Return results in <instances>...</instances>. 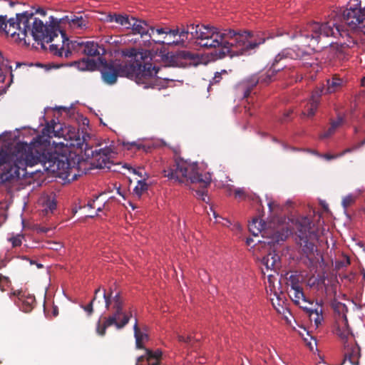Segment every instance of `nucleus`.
Segmentation results:
<instances>
[{"mask_svg":"<svg viewBox=\"0 0 365 365\" xmlns=\"http://www.w3.org/2000/svg\"><path fill=\"white\" fill-rule=\"evenodd\" d=\"M301 303H302V302H301ZM309 303H313V302L309 301V300L307 299V302L306 303H304V304H299V306H300V307L303 309V307H311V304H310Z\"/></svg>","mask_w":365,"mask_h":365,"instance_id":"obj_63","label":"nucleus"},{"mask_svg":"<svg viewBox=\"0 0 365 365\" xmlns=\"http://www.w3.org/2000/svg\"><path fill=\"white\" fill-rule=\"evenodd\" d=\"M36 13H38L43 16H45L46 15V11L43 9H38L36 10Z\"/></svg>","mask_w":365,"mask_h":365,"instance_id":"obj_64","label":"nucleus"},{"mask_svg":"<svg viewBox=\"0 0 365 365\" xmlns=\"http://www.w3.org/2000/svg\"><path fill=\"white\" fill-rule=\"evenodd\" d=\"M344 122V118L341 115H338L336 120H331L330 121V125L329 128L319 135V138L323 140L331 137L332 135L335 133L336 130L341 125H342Z\"/></svg>","mask_w":365,"mask_h":365,"instance_id":"obj_26","label":"nucleus"},{"mask_svg":"<svg viewBox=\"0 0 365 365\" xmlns=\"http://www.w3.org/2000/svg\"><path fill=\"white\" fill-rule=\"evenodd\" d=\"M55 133H53V134H58V138L61 137V136H63L64 135V131L62 128V125L59 123H56L55 122Z\"/></svg>","mask_w":365,"mask_h":365,"instance_id":"obj_48","label":"nucleus"},{"mask_svg":"<svg viewBox=\"0 0 365 365\" xmlns=\"http://www.w3.org/2000/svg\"><path fill=\"white\" fill-rule=\"evenodd\" d=\"M115 17H116V14H109L106 16V21L108 22H115Z\"/></svg>","mask_w":365,"mask_h":365,"instance_id":"obj_59","label":"nucleus"},{"mask_svg":"<svg viewBox=\"0 0 365 365\" xmlns=\"http://www.w3.org/2000/svg\"><path fill=\"white\" fill-rule=\"evenodd\" d=\"M68 19L71 27L78 29H83L87 27L88 23V19L82 16H73L71 19Z\"/></svg>","mask_w":365,"mask_h":365,"instance_id":"obj_32","label":"nucleus"},{"mask_svg":"<svg viewBox=\"0 0 365 365\" xmlns=\"http://www.w3.org/2000/svg\"><path fill=\"white\" fill-rule=\"evenodd\" d=\"M172 31H173V33H171V35H173L174 38L178 36V38H176V41H165L160 39H154L155 41L160 45L185 46L189 36L187 28H185L183 26L182 28L179 29L177 27L176 29H172Z\"/></svg>","mask_w":365,"mask_h":365,"instance_id":"obj_16","label":"nucleus"},{"mask_svg":"<svg viewBox=\"0 0 365 365\" xmlns=\"http://www.w3.org/2000/svg\"><path fill=\"white\" fill-rule=\"evenodd\" d=\"M161 356L162 351L159 349L153 351L149 349H145V354L137 358L135 365H143L145 361L148 365H160Z\"/></svg>","mask_w":365,"mask_h":365,"instance_id":"obj_17","label":"nucleus"},{"mask_svg":"<svg viewBox=\"0 0 365 365\" xmlns=\"http://www.w3.org/2000/svg\"><path fill=\"white\" fill-rule=\"evenodd\" d=\"M344 357L352 365H359L361 357V349L356 343L349 344L344 342Z\"/></svg>","mask_w":365,"mask_h":365,"instance_id":"obj_18","label":"nucleus"},{"mask_svg":"<svg viewBox=\"0 0 365 365\" xmlns=\"http://www.w3.org/2000/svg\"><path fill=\"white\" fill-rule=\"evenodd\" d=\"M100 197H101V195H100V196L96 197L94 200H93L92 201H89V202H88V204H87V206H88V207H91V208H94V207H95L94 204H95L96 201L97 200H98V198H99Z\"/></svg>","mask_w":365,"mask_h":365,"instance_id":"obj_61","label":"nucleus"},{"mask_svg":"<svg viewBox=\"0 0 365 365\" xmlns=\"http://www.w3.org/2000/svg\"><path fill=\"white\" fill-rule=\"evenodd\" d=\"M309 304L311 307H303V310L309 317L310 322H314L315 327L317 328L324 322L322 307L317 302Z\"/></svg>","mask_w":365,"mask_h":365,"instance_id":"obj_15","label":"nucleus"},{"mask_svg":"<svg viewBox=\"0 0 365 365\" xmlns=\"http://www.w3.org/2000/svg\"><path fill=\"white\" fill-rule=\"evenodd\" d=\"M269 37H265L264 34L257 33L255 36V40L252 41V50L257 47L259 45L264 43L265 40L267 38H269Z\"/></svg>","mask_w":365,"mask_h":365,"instance_id":"obj_39","label":"nucleus"},{"mask_svg":"<svg viewBox=\"0 0 365 365\" xmlns=\"http://www.w3.org/2000/svg\"><path fill=\"white\" fill-rule=\"evenodd\" d=\"M55 120H52L50 123H47L45 128L42 129V135H39L34 140V142L39 141L41 145H46L50 143L49 139L53 137L58 136V134H53L55 133Z\"/></svg>","mask_w":365,"mask_h":365,"instance_id":"obj_22","label":"nucleus"},{"mask_svg":"<svg viewBox=\"0 0 365 365\" xmlns=\"http://www.w3.org/2000/svg\"><path fill=\"white\" fill-rule=\"evenodd\" d=\"M103 298L106 308L108 310H113V312L108 317H105L103 322H101V320H98L97 322L96 331L101 336L106 334L108 327L115 325L118 329H120L123 328L130 320V316L123 312V300L120 296V292L114 293L112 287H110L108 292L104 289Z\"/></svg>","mask_w":365,"mask_h":365,"instance_id":"obj_6","label":"nucleus"},{"mask_svg":"<svg viewBox=\"0 0 365 365\" xmlns=\"http://www.w3.org/2000/svg\"><path fill=\"white\" fill-rule=\"evenodd\" d=\"M334 309L335 312H337L339 313V320L341 321L340 322H339L338 327L336 330V334L343 341H344V342L347 341L349 336L352 335L346 314V312H347V308L344 304L338 302L334 305Z\"/></svg>","mask_w":365,"mask_h":365,"instance_id":"obj_13","label":"nucleus"},{"mask_svg":"<svg viewBox=\"0 0 365 365\" xmlns=\"http://www.w3.org/2000/svg\"><path fill=\"white\" fill-rule=\"evenodd\" d=\"M262 263L264 266V270H268L270 272L277 273L281 267L279 257L277 255L269 254L263 257Z\"/></svg>","mask_w":365,"mask_h":365,"instance_id":"obj_23","label":"nucleus"},{"mask_svg":"<svg viewBox=\"0 0 365 365\" xmlns=\"http://www.w3.org/2000/svg\"><path fill=\"white\" fill-rule=\"evenodd\" d=\"M70 138H71V142L69 143H66V146L77 147V148H80L81 149H82V147L83 145V140H82L79 138V136H78L77 138H76L73 140L72 139L71 137H70Z\"/></svg>","mask_w":365,"mask_h":365,"instance_id":"obj_43","label":"nucleus"},{"mask_svg":"<svg viewBox=\"0 0 365 365\" xmlns=\"http://www.w3.org/2000/svg\"><path fill=\"white\" fill-rule=\"evenodd\" d=\"M46 208H48L51 212L56 208V203L53 200H48L46 202Z\"/></svg>","mask_w":365,"mask_h":365,"instance_id":"obj_50","label":"nucleus"},{"mask_svg":"<svg viewBox=\"0 0 365 365\" xmlns=\"http://www.w3.org/2000/svg\"><path fill=\"white\" fill-rule=\"evenodd\" d=\"M312 221L307 217H302L297 224L296 241L307 255L314 252L315 249L314 241L318 240L317 232L312 230Z\"/></svg>","mask_w":365,"mask_h":365,"instance_id":"obj_11","label":"nucleus"},{"mask_svg":"<svg viewBox=\"0 0 365 365\" xmlns=\"http://www.w3.org/2000/svg\"><path fill=\"white\" fill-rule=\"evenodd\" d=\"M188 34L191 36L192 38H195L196 40L195 43H197L198 41V37H200V33L202 32V25L200 27L199 25L191 24L190 26H187Z\"/></svg>","mask_w":365,"mask_h":365,"instance_id":"obj_35","label":"nucleus"},{"mask_svg":"<svg viewBox=\"0 0 365 365\" xmlns=\"http://www.w3.org/2000/svg\"><path fill=\"white\" fill-rule=\"evenodd\" d=\"M357 149H358V147L354 145L351 148H349L344 150L341 153L337 154V156H339V157L344 156L345 154L353 152Z\"/></svg>","mask_w":365,"mask_h":365,"instance_id":"obj_49","label":"nucleus"},{"mask_svg":"<svg viewBox=\"0 0 365 365\" xmlns=\"http://www.w3.org/2000/svg\"><path fill=\"white\" fill-rule=\"evenodd\" d=\"M356 200V196H354L353 194H349L346 196H345L343 200L341 205L345 210L348 208L349 206L352 205Z\"/></svg>","mask_w":365,"mask_h":365,"instance_id":"obj_42","label":"nucleus"},{"mask_svg":"<svg viewBox=\"0 0 365 365\" xmlns=\"http://www.w3.org/2000/svg\"><path fill=\"white\" fill-rule=\"evenodd\" d=\"M78 166L79 163H78L77 167L75 166V161L73 160H71L65 156H61L56 164V168H58V170L55 173L58 175L64 176L69 181H73L77 180L78 177L83 173V171L78 169Z\"/></svg>","mask_w":365,"mask_h":365,"instance_id":"obj_12","label":"nucleus"},{"mask_svg":"<svg viewBox=\"0 0 365 365\" xmlns=\"http://www.w3.org/2000/svg\"><path fill=\"white\" fill-rule=\"evenodd\" d=\"M244 113L245 114L250 117L251 115V113H250V103L247 102V105H244Z\"/></svg>","mask_w":365,"mask_h":365,"instance_id":"obj_57","label":"nucleus"},{"mask_svg":"<svg viewBox=\"0 0 365 365\" xmlns=\"http://www.w3.org/2000/svg\"><path fill=\"white\" fill-rule=\"evenodd\" d=\"M250 33L245 31L237 33L233 30L220 32L215 27L202 25L197 44L205 48H220V58L249 53L251 48Z\"/></svg>","mask_w":365,"mask_h":365,"instance_id":"obj_3","label":"nucleus"},{"mask_svg":"<svg viewBox=\"0 0 365 365\" xmlns=\"http://www.w3.org/2000/svg\"><path fill=\"white\" fill-rule=\"evenodd\" d=\"M291 289L293 291L292 297L293 301L295 304H300L301 302L302 303H306L307 302L302 289L298 285L297 283H292Z\"/></svg>","mask_w":365,"mask_h":365,"instance_id":"obj_31","label":"nucleus"},{"mask_svg":"<svg viewBox=\"0 0 365 365\" xmlns=\"http://www.w3.org/2000/svg\"><path fill=\"white\" fill-rule=\"evenodd\" d=\"M115 22L125 26L126 29L130 28V19L127 15L116 14V17H115Z\"/></svg>","mask_w":365,"mask_h":365,"instance_id":"obj_37","label":"nucleus"},{"mask_svg":"<svg viewBox=\"0 0 365 365\" xmlns=\"http://www.w3.org/2000/svg\"><path fill=\"white\" fill-rule=\"evenodd\" d=\"M235 197L237 198L239 200H244L246 198L247 195L245 194L244 189L237 188L235 190Z\"/></svg>","mask_w":365,"mask_h":365,"instance_id":"obj_47","label":"nucleus"},{"mask_svg":"<svg viewBox=\"0 0 365 365\" xmlns=\"http://www.w3.org/2000/svg\"><path fill=\"white\" fill-rule=\"evenodd\" d=\"M341 20L351 29L365 27V8L350 7L344 9L341 14L332 13L331 19L324 23L312 22L304 29L295 28L286 32L290 38L298 37L304 39L302 43L307 46H315L319 42L322 36H333L338 38L342 36L343 30L338 24Z\"/></svg>","mask_w":365,"mask_h":365,"instance_id":"obj_1","label":"nucleus"},{"mask_svg":"<svg viewBox=\"0 0 365 365\" xmlns=\"http://www.w3.org/2000/svg\"><path fill=\"white\" fill-rule=\"evenodd\" d=\"M322 156L327 160H331L339 158V156H337V155H331V154H324Z\"/></svg>","mask_w":365,"mask_h":365,"instance_id":"obj_58","label":"nucleus"},{"mask_svg":"<svg viewBox=\"0 0 365 365\" xmlns=\"http://www.w3.org/2000/svg\"><path fill=\"white\" fill-rule=\"evenodd\" d=\"M21 239H22V236L20 235H18L15 237H12L11 238H9V240L11 242L12 246L14 247H19L21 245V242H22Z\"/></svg>","mask_w":365,"mask_h":365,"instance_id":"obj_45","label":"nucleus"},{"mask_svg":"<svg viewBox=\"0 0 365 365\" xmlns=\"http://www.w3.org/2000/svg\"><path fill=\"white\" fill-rule=\"evenodd\" d=\"M113 149L106 146L103 148L95 149L91 151L92 165L96 168H110Z\"/></svg>","mask_w":365,"mask_h":365,"instance_id":"obj_14","label":"nucleus"},{"mask_svg":"<svg viewBox=\"0 0 365 365\" xmlns=\"http://www.w3.org/2000/svg\"><path fill=\"white\" fill-rule=\"evenodd\" d=\"M262 273L264 275L267 277L268 282L269 284L270 289H272V287H274V284L277 280L278 272L277 273L270 272L268 270H264L262 269Z\"/></svg>","mask_w":365,"mask_h":365,"instance_id":"obj_38","label":"nucleus"},{"mask_svg":"<svg viewBox=\"0 0 365 365\" xmlns=\"http://www.w3.org/2000/svg\"><path fill=\"white\" fill-rule=\"evenodd\" d=\"M21 144L18 145V153L16 156H10L6 152L0 151V169L2 173L0 175L1 182H10L17 180L20 177V170L24 171V166L21 165L23 153L21 148Z\"/></svg>","mask_w":365,"mask_h":365,"instance_id":"obj_10","label":"nucleus"},{"mask_svg":"<svg viewBox=\"0 0 365 365\" xmlns=\"http://www.w3.org/2000/svg\"><path fill=\"white\" fill-rule=\"evenodd\" d=\"M8 282V278L5 276L0 274V289L3 291L4 284Z\"/></svg>","mask_w":365,"mask_h":365,"instance_id":"obj_53","label":"nucleus"},{"mask_svg":"<svg viewBox=\"0 0 365 365\" xmlns=\"http://www.w3.org/2000/svg\"><path fill=\"white\" fill-rule=\"evenodd\" d=\"M163 173L164 176L170 180L185 184L199 183L203 189L210 185L211 182L209 174H199L197 163L188 162L180 157L175 158L173 163L167 169H164Z\"/></svg>","mask_w":365,"mask_h":365,"instance_id":"obj_5","label":"nucleus"},{"mask_svg":"<svg viewBox=\"0 0 365 365\" xmlns=\"http://www.w3.org/2000/svg\"><path fill=\"white\" fill-rule=\"evenodd\" d=\"M85 42L81 38L76 41H71L67 43V49L64 52V56L68 58L72 51L82 53Z\"/></svg>","mask_w":365,"mask_h":365,"instance_id":"obj_28","label":"nucleus"},{"mask_svg":"<svg viewBox=\"0 0 365 365\" xmlns=\"http://www.w3.org/2000/svg\"><path fill=\"white\" fill-rule=\"evenodd\" d=\"M294 60L302 62V66L309 68L315 64V59L313 58L312 53L305 51L299 46L282 49L274 58L271 67L266 72V78L260 77L261 81L269 82L272 81V76L280 70L283 69L285 66H279V63L283 60Z\"/></svg>","mask_w":365,"mask_h":365,"instance_id":"obj_8","label":"nucleus"},{"mask_svg":"<svg viewBox=\"0 0 365 365\" xmlns=\"http://www.w3.org/2000/svg\"><path fill=\"white\" fill-rule=\"evenodd\" d=\"M105 53V48L94 41H86L84 43L83 53L88 56H103Z\"/></svg>","mask_w":365,"mask_h":365,"instance_id":"obj_24","label":"nucleus"},{"mask_svg":"<svg viewBox=\"0 0 365 365\" xmlns=\"http://www.w3.org/2000/svg\"><path fill=\"white\" fill-rule=\"evenodd\" d=\"M98 59L100 63L96 70L101 73L103 83L109 86L116 83L118 77H126L140 85L141 83L148 82L152 73H155L150 64L140 66L137 63H120L117 61H107L101 58Z\"/></svg>","mask_w":365,"mask_h":365,"instance_id":"obj_4","label":"nucleus"},{"mask_svg":"<svg viewBox=\"0 0 365 365\" xmlns=\"http://www.w3.org/2000/svg\"><path fill=\"white\" fill-rule=\"evenodd\" d=\"M126 168L131 172L133 173V174L135 175H137L138 176H139L141 179H143V178H145L146 176L145 175V173H143V169H141V168H138V169H135V168H133L130 166H126Z\"/></svg>","mask_w":365,"mask_h":365,"instance_id":"obj_46","label":"nucleus"},{"mask_svg":"<svg viewBox=\"0 0 365 365\" xmlns=\"http://www.w3.org/2000/svg\"><path fill=\"white\" fill-rule=\"evenodd\" d=\"M232 230L235 232L236 234L240 233L242 230V226L237 223L233 225Z\"/></svg>","mask_w":365,"mask_h":365,"instance_id":"obj_55","label":"nucleus"},{"mask_svg":"<svg viewBox=\"0 0 365 365\" xmlns=\"http://www.w3.org/2000/svg\"><path fill=\"white\" fill-rule=\"evenodd\" d=\"M130 146H136L138 150L143 149L145 152H148V150L149 149V148H146L145 145L137 144L135 142L130 143Z\"/></svg>","mask_w":365,"mask_h":365,"instance_id":"obj_56","label":"nucleus"},{"mask_svg":"<svg viewBox=\"0 0 365 365\" xmlns=\"http://www.w3.org/2000/svg\"><path fill=\"white\" fill-rule=\"evenodd\" d=\"M289 233V230L288 228L282 229V232H277L276 234L277 235L276 238L277 241H284L288 237Z\"/></svg>","mask_w":365,"mask_h":365,"instance_id":"obj_44","label":"nucleus"},{"mask_svg":"<svg viewBox=\"0 0 365 365\" xmlns=\"http://www.w3.org/2000/svg\"><path fill=\"white\" fill-rule=\"evenodd\" d=\"M4 17V25L0 27V31L6 33L12 37L17 36L19 41L26 43V38L31 36L36 41L52 42L56 37L61 34L63 39L65 34L59 29L58 25L44 24L43 21L36 17L32 12L24 11L16 14V19H7ZM63 42V40H62Z\"/></svg>","mask_w":365,"mask_h":365,"instance_id":"obj_2","label":"nucleus"},{"mask_svg":"<svg viewBox=\"0 0 365 365\" xmlns=\"http://www.w3.org/2000/svg\"><path fill=\"white\" fill-rule=\"evenodd\" d=\"M171 33H173V31H172V29H169V28L155 29L153 26H150L149 33H148L149 36H148V38L147 40H148V41H150L151 38L153 37V36H155V34L157 36H161V35L165 34L164 38H167V35L170 36Z\"/></svg>","mask_w":365,"mask_h":365,"instance_id":"obj_34","label":"nucleus"},{"mask_svg":"<svg viewBox=\"0 0 365 365\" xmlns=\"http://www.w3.org/2000/svg\"><path fill=\"white\" fill-rule=\"evenodd\" d=\"M344 81L338 76L334 75L331 79L327 80V84L321 88L317 90H323L322 94H330L339 91L343 86Z\"/></svg>","mask_w":365,"mask_h":365,"instance_id":"obj_21","label":"nucleus"},{"mask_svg":"<svg viewBox=\"0 0 365 365\" xmlns=\"http://www.w3.org/2000/svg\"><path fill=\"white\" fill-rule=\"evenodd\" d=\"M323 90H315L310 98L309 102L307 103V108L304 111V115L308 118L314 116L317 110L320 103V98L322 95Z\"/></svg>","mask_w":365,"mask_h":365,"instance_id":"obj_19","label":"nucleus"},{"mask_svg":"<svg viewBox=\"0 0 365 365\" xmlns=\"http://www.w3.org/2000/svg\"><path fill=\"white\" fill-rule=\"evenodd\" d=\"M50 51L51 53H53L54 55L62 57L64 56V48L63 45H61V46L57 44H51L50 45Z\"/></svg>","mask_w":365,"mask_h":365,"instance_id":"obj_40","label":"nucleus"},{"mask_svg":"<svg viewBox=\"0 0 365 365\" xmlns=\"http://www.w3.org/2000/svg\"><path fill=\"white\" fill-rule=\"evenodd\" d=\"M178 339L180 342L189 343L190 341H191L192 337L190 336L185 337L184 336L178 335Z\"/></svg>","mask_w":365,"mask_h":365,"instance_id":"obj_52","label":"nucleus"},{"mask_svg":"<svg viewBox=\"0 0 365 365\" xmlns=\"http://www.w3.org/2000/svg\"><path fill=\"white\" fill-rule=\"evenodd\" d=\"M130 28L133 30V34H140V36L145 38V41H148L149 36V28L150 26L147 24L145 21H142L134 17L130 18Z\"/></svg>","mask_w":365,"mask_h":365,"instance_id":"obj_20","label":"nucleus"},{"mask_svg":"<svg viewBox=\"0 0 365 365\" xmlns=\"http://www.w3.org/2000/svg\"><path fill=\"white\" fill-rule=\"evenodd\" d=\"M222 77H221V73L217 72L215 74V76L212 79V83H217L220 81Z\"/></svg>","mask_w":365,"mask_h":365,"instance_id":"obj_54","label":"nucleus"},{"mask_svg":"<svg viewBox=\"0 0 365 365\" xmlns=\"http://www.w3.org/2000/svg\"><path fill=\"white\" fill-rule=\"evenodd\" d=\"M292 113V110H289L287 111L286 113H284V116H283V118L282 119V122H285L287 120H288V118H289V115Z\"/></svg>","mask_w":365,"mask_h":365,"instance_id":"obj_62","label":"nucleus"},{"mask_svg":"<svg viewBox=\"0 0 365 365\" xmlns=\"http://www.w3.org/2000/svg\"><path fill=\"white\" fill-rule=\"evenodd\" d=\"M21 148L23 151L21 165L24 166V170L27 166L32 167L41 163L45 170L51 173L58 170L56 167L59 157L55 153L49 152L46 145H41L39 141H36L31 142L30 144L23 143Z\"/></svg>","mask_w":365,"mask_h":365,"instance_id":"obj_7","label":"nucleus"},{"mask_svg":"<svg viewBox=\"0 0 365 365\" xmlns=\"http://www.w3.org/2000/svg\"><path fill=\"white\" fill-rule=\"evenodd\" d=\"M133 330H134V336L135 338V346L137 349H146L144 346V343L149 339L148 335L140 331V328L138 327V322L135 321V323L133 326Z\"/></svg>","mask_w":365,"mask_h":365,"instance_id":"obj_27","label":"nucleus"},{"mask_svg":"<svg viewBox=\"0 0 365 365\" xmlns=\"http://www.w3.org/2000/svg\"><path fill=\"white\" fill-rule=\"evenodd\" d=\"M14 295H17L19 297V299L22 301V309L24 312H29L34 307V304L36 302V299L34 296L29 295L26 297H24V295L21 294V292H14Z\"/></svg>","mask_w":365,"mask_h":365,"instance_id":"obj_30","label":"nucleus"},{"mask_svg":"<svg viewBox=\"0 0 365 365\" xmlns=\"http://www.w3.org/2000/svg\"><path fill=\"white\" fill-rule=\"evenodd\" d=\"M101 288L98 287L95 290V295L94 297L92 299V300L90 302V303L86 306L82 305L81 307L84 309L85 312H87L88 316H91L93 313V302L96 299L97 294L100 292Z\"/></svg>","mask_w":365,"mask_h":365,"instance_id":"obj_41","label":"nucleus"},{"mask_svg":"<svg viewBox=\"0 0 365 365\" xmlns=\"http://www.w3.org/2000/svg\"><path fill=\"white\" fill-rule=\"evenodd\" d=\"M123 56L132 58L133 60L122 61L121 63H137L140 66H143L145 64H150L153 69L154 73H152V76H150V79H148V82L141 83L140 85L143 86L144 88H158L160 89L161 87L160 78H163L165 81H170L171 79L166 77L158 76V73H159L160 68L153 65L152 63L147 61L146 60L150 57V52L147 50H138L134 48H128L123 51Z\"/></svg>","mask_w":365,"mask_h":365,"instance_id":"obj_9","label":"nucleus"},{"mask_svg":"<svg viewBox=\"0 0 365 365\" xmlns=\"http://www.w3.org/2000/svg\"><path fill=\"white\" fill-rule=\"evenodd\" d=\"M267 205H268L269 212H272L274 210V208L277 206V205L275 202H272V201H269L267 202Z\"/></svg>","mask_w":365,"mask_h":365,"instance_id":"obj_60","label":"nucleus"},{"mask_svg":"<svg viewBox=\"0 0 365 365\" xmlns=\"http://www.w3.org/2000/svg\"><path fill=\"white\" fill-rule=\"evenodd\" d=\"M237 89L240 92H242L243 94V98L246 99L247 101V98L251 93V85L249 82H241L237 86Z\"/></svg>","mask_w":365,"mask_h":365,"instance_id":"obj_36","label":"nucleus"},{"mask_svg":"<svg viewBox=\"0 0 365 365\" xmlns=\"http://www.w3.org/2000/svg\"><path fill=\"white\" fill-rule=\"evenodd\" d=\"M71 66H76L79 71H93L97 69V62L93 59L88 58H83L81 60L73 61Z\"/></svg>","mask_w":365,"mask_h":365,"instance_id":"obj_25","label":"nucleus"},{"mask_svg":"<svg viewBox=\"0 0 365 365\" xmlns=\"http://www.w3.org/2000/svg\"><path fill=\"white\" fill-rule=\"evenodd\" d=\"M195 192H196V195L198 197H200L202 201L206 202L205 197L207 196V195L205 194V192L204 190H197L195 191Z\"/></svg>","mask_w":365,"mask_h":365,"instance_id":"obj_51","label":"nucleus"},{"mask_svg":"<svg viewBox=\"0 0 365 365\" xmlns=\"http://www.w3.org/2000/svg\"><path fill=\"white\" fill-rule=\"evenodd\" d=\"M145 178L143 179L138 180L137 182V185L133 189V192L138 197H140L143 192H145L148 189V185L146 182V180L149 178V175L145 173Z\"/></svg>","mask_w":365,"mask_h":365,"instance_id":"obj_33","label":"nucleus"},{"mask_svg":"<svg viewBox=\"0 0 365 365\" xmlns=\"http://www.w3.org/2000/svg\"><path fill=\"white\" fill-rule=\"evenodd\" d=\"M174 57L177 61L184 60L185 64H192L197 58V55L188 51H179Z\"/></svg>","mask_w":365,"mask_h":365,"instance_id":"obj_29","label":"nucleus"}]
</instances>
